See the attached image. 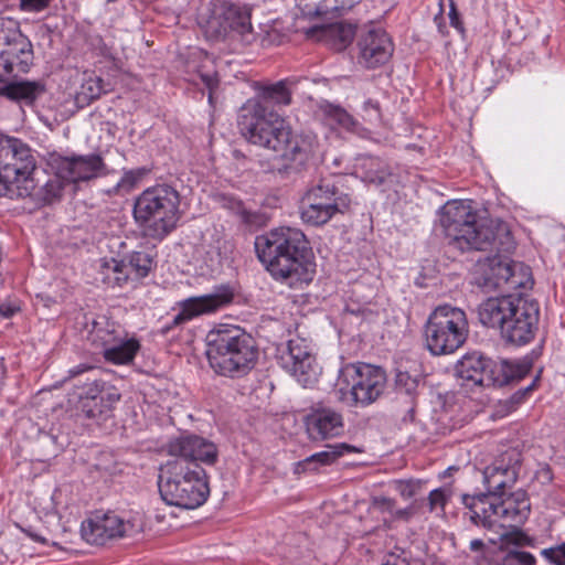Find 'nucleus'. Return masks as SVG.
<instances>
[{
  "label": "nucleus",
  "mask_w": 565,
  "mask_h": 565,
  "mask_svg": "<svg viewBox=\"0 0 565 565\" xmlns=\"http://www.w3.org/2000/svg\"><path fill=\"white\" fill-rule=\"evenodd\" d=\"M535 556L525 551L510 550L502 557L499 565H535Z\"/></svg>",
  "instance_id": "obj_44"
},
{
  "label": "nucleus",
  "mask_w": 565,
  "mask_h": 565,
  "mask_svg": "<svg viewBox=\"0 0 565 565\" xmlns=\"http://www.w3.org/2000/svg\"><path fill=\"white\" fill-rule=\"evenodd\" d=\"M125 329L115 320L105 315H99L92 319L88 339L96 347H100L103 351L114 344L115 340L125 335Z\"/></svg>",
  "instance_id": "obj_32"
},
{
  "label": "nucleus",
  "mask_w": 565,
  "mask_h": 565,
  "mask_svg": "<svg viewBox=\"0 0 565 565\" xmlns=\"http://www.w3.org/2000/svg\"><path fill=\"white\" fill-rule=\"evenodd\" d=\"M102 281L108 287H124L130 279L128 266L124 259L104 258L100 260Z\"/></svg>",
  "instance_id": "obj_34"
},
{
  "label": "nucleus",
  "mask_w": 565,
  "mask_h": 565,
  "mask_svg": "<svg viewBox=\"0 0 565 565\" xmlns=\"http://www.w3.org/2000/svg\"><path fill=\"white\" fill-rule=\"evenodd\" d=\"M324 114L330 124H335L345 129H351L354 126L352 116L340 106L328 105Z\"/></svg>",
  "instance_id": "obj_42"
},
{
  "label": "nucleus",
  "mask_w": 565,
  "mask_h": 565,
  "mask_svg": "<svg viewBox=\"0 0 565 565\" xmlns=\"http://www.w3.org/2000/svg\"><path fill=\"white\" fill-rule=\"evenodd\" d=\"M158 488L167 504L186 510L201 507L210 495L206 471L201 465L185 460H169L162 465Z\"/></svg>",
  "instance_id": "obj_7"
},
{
  "label": "nucleus",
  "mask_w": 565,
  "mask_h": 565,
  "mask_svg": "<svg viewBox=\"0 0 565 565\" xmlns=\"http://www.w3.org/2000/svg\"><path fill=\"white\" fill-rule=\"evenodd\" d=\"M290 82L281 79L259 88L257 98L248 100L241 109L238 128L254 145L276 153L282 161L279 171L300 172L318 150L317 137L294 134L291 127L271 107L291 104Z\"/></svg>",
  "instance_id": "obj_1"
},
{
  "label": "nucleus",
  "mask_w": 565,
  "mask_h": 565,
  "mask_svg": "<svg viewBox=\"0 0 565 565\" xmlns=\"http://www.w3.org/2000/svg\"><path fill=\"white\" fill-rule=\"evenodd\" d=\"M361 452V449L347 443L328 445L327 449L316 452L295 465V473L317 471L321 466H330L345 454Z\"/></svg>",
  "instance_id": "obj_28"
},
{
  "label": "nucleus",
  "mask_w": 565,
  "mask_h": 565,
  "mask_svg": "<svg viewBox=\"0 0 565 565\" xmlns=\"http://www.w3.org/2000/svg\"><path fill=\"white\" fill-rule=\"evenodd\" d=\"M416 513V505L412 503L407 508L404 509H395L393 516L396 520L408 521Z\"/></svg>",
  "instance_id": "obj_59"
},
{
  "label": "nucleus",
  "mask_w": 565,
  "mask_h": 565,
  "mask_svg": "<svg viewBox=\"0 0 565 565\" xmlns=\"http://www.w3.org/2000/svg\"><path fill=\"white\" fill-rule=\"evenodd\" d=\"M166 450L169 456L175 457L174 460H185L193 465L213 466L218 458L216 445L194 434L181 435L170 439Z\"/></svg>",
  "instance_id": "obj_14"
},
{
  "label": "nucleus",
  "mask_w": 565,
  "mask_h": 565,
  "mask_svg": "<svg viewBox=\"0 0 565 565\" xmlns=\"http://www.w3.org/2000/svg\"><path fill=\"white\" fill-rule=\"evenodd\" d=\"M541 554L554 565H565V542L550 548H544Z\"/></svg>",
  "instance_id": "obj_50"
},
{
  "label": "nucleus",
  "mask_w": 565,
  "mask_h": 565,
  "mask_svg": "<svg viewBox=\"0 0 565 565\" xmlns=\"http://www.w3.org/2000/svg\"><path fill=\"white\" fill-rule=\"evenodd\" d=\"M87 43L97 55L108 60H115L116 52L113 45L106 43L102 35L89 34L87 38Z\"/></svg>",
  "instance_id": "obj_45"
},
{
  "label": "nucleus",
  "mask_w": 565,
  "mask_h": 565,
  "mask_svg": "<svg viewBox=\"0 0 565 565\" xmlns=\"http://www.w3.org/2000/svg\"><path fill=\"white\" fill-rule=\"evenodd\" d=\"M451 497V492L447 488H437L429 492L427 498L429 512L443 514L445 507Z\"/></svg>",
  "instance_id": "obj_43"
},
{
  "label": "nucleus",
  "mask_w": 565,
  "mask_h": 565,
  "mask_svg": "<svg viewBox=\"0 0 565 565\" xmlns=\"http://www.w3.org/2000/svg\"><path fill=\"white\" fill-rule=\"evenodd\" d=\"M511 532H507L502 534V540L508 545L515 546H534V539L525 534L524 532L518 530L516 527H511Z\"/></svg>",
  "instance_id": "obj_49"
},
{
  "label": "nucleus",
  "mask_w": 565,
  "mask_h": 565,
  "mask_svg": "<svg viewBox=\"0 0 565 565\" xmlns=\"http://www.w3.org/2000/svg\"><path fill=\"white\" fill-rule=\"evenodd\" d=\"M146 174L147 169L145 168L124 171L121 179L117 183V188L125 191H130L142 180Z\"/></svg>",
  "instance_id": "obj_46"
},
{
  "label": "nucleus",
  "mask_w": 565,
  "mask_h": 565,
  "mask_svg": "<svg viewBox=\"0 0 565 565\" xmlns=\"http://www.w3.org/2000/svg\"><path fill=\"white\" fill-rule=\"evenodd\" d=\"M487 495L462 494L461 502L469 510L470 521L478 526L491 529L495 525L518 527L530 514V501L523 490L505 494L493 502Z\"/></svg>",
  "instance_id": "obj_9"
},
{
  "label": "nucleus",
  "mask_w": 565,
  "mask_h": 565,
  "mask_svg": "<svg viewBox=\"0 0 565 565\" xmlns=\"http://www.w3.org/2000/svg\"><path fill=\"white\" fill-rule=\"evenodd\" d=\"M118 399L119 395L107 393L106 397L83 399V402H79V409L86 418L100 424L111 416L113 404Z\"/></svg>",
  "instance_id": "obj_35"
},
{
  "label": "nucleus",
  "mask_w": 565,
  "mask_h": 565,
  "mask_svg": "<svg viewBox=\"0 0 565 565\" xmlns=\"http://www.w3.org/2000/svg\"><path fill=\"white\" fill-rule=\"evenodd\" d=\"M234 294L227 286L218 287L214 292L200 297H190L180 301L179 313H177L171 323L166 327L167 330L179 327L201 315L212 313L220 308L232 302Z\"/></svg>",
  "instance_id": "obj_15"
},
{
  "label": "nucleus",
  "mask_w": 565,
  "mask_h": 565,
  "mask_svg": "<svg viewBox=\"0 0 565 565\" xmlns=\"http://www.w3.org/2000/svg\"><path fill=\"white\" fill-rule=\"evenodd\" d=\"M468 334L466 312L450 305L435 308L424 326L425 345L433 355L454 353L465 344Z\"/></svg>",
  "instance_id": "obj_10"
},
{
  "label": "nucleus",
  "mask_w": 565,
  "mask_h": 565,
  "mask_svg": "<svg viewBox=\"0 0 565 565\" xmlns=\"http://www.w3.org/2000/svg\"><path fill=\"white\" fill-rule=\"evenodd\" d=\"M49 166L67 182L87 181L96 178L105 167L99 154L64 157L50 154Z\"/></svg>",
  "instance_id": "obj_16"
},
{
  "label": "nucleus",
  "mask_w": 565,
  "mask_h": 565,
  "mask_svg": "<svg viewBox=\"0 0 565 565\" xmlns=\"http://www.w3.org/2000/svg\"><path fill=\"white\" fill-rule=\"evenodd\" d=\"M214 256L211 257L212 262H216L217 264L221 263L222 255L218 247H215V250H213Z\"/></svg>",
  "instance_id": "obj_62"
},
{
  "label": "nucleus",
  "mask_w": 565,
  "mask_h": 565,
  "mask_svg": "<svg viewBox=\"0 0 565 565\" xmlns=\"http://www.w3.org/2000/svg\"><path fill=\"white\" fill-rule=\"evenodd\" d=\"M206 344L211 367L223 376H244L258 359L255 339L237 326L221 324L211 330L206 335Z\"/></svg>",
  "instance_id": "obj_5"
},
{
  "label": "nucleus",
  "mask_w": 565,
  "mask_h": 565,
  "mask_svg": "<svg viewBox=\"0 0 565 565\" xmlns=\"http://www.w3.org/2000/svg\"><path fill=\"white\" fill-rule=\"evenodd\" d=\"M255 250L275 279L290 286L311 281V247L300 230L279 227L259 235L255 238Z\"/></svg>",
  "instance_id": "obj_3"
},
{
  "label": "nucleus",
  "mask_w": 565,
  "mask_h": 565,
  "mask_svg": "<svg viewBox=\"0 0 565 565\" xmlns=\"http://www.w3.org/2000/svg\"><path fill=\"white\" fill-rule=\"evenodd\" d=\"M38 443H39V445H42V446L52 445L53 446V449L51 450L52 455H55L56 452H58L63 447L62 444H58L57 436L53 435L52 433H44V431L40 433L39 437H38Z\"/></svg>",
  "instance_id": "obj_54"
},
{
  "label": "nucleus",
  "mask_w": 565,
  "mask_h": 565,
  "mask_svg": "<svg viewBox=\"0 0 565 565\" xmlns=\"http://www.w3.org/2000/svg\"><path fill=\"white\" fill-rule=\"evenodd\" d=\"M52 0H20V8L25 12H40L46 9Z\"/></svg>",
  "instance_id": "obj_53"
},
{
  "label": "nucleus",
  "mask_w": 565,
  "mask_h": 565,
  "mask_svg": "<svg viewBox=\"0 0 565 565\" xmlns=\"http://www.w3.org/2000/svg\"><path fill=\"white\" fill-rule=\"evenodd\" d=\"M365 168L364 179L375 185H384L394 182V173L388 163L376 157H369L363 163Z\"/></svg>",
  "instance_id": "obj_36"
},
{
  "label": "nucleus",
  "mask_w": 565,
  "mask_h": 565,
  "mask_svg": "<svg viewBox=\"0 0 565 565\" xmlns=\"http://www.w3.org/2000/svg\"><path fill=\"white\" fill-rule=\"evenodd\" d=\"M277 360L278 364L303 387L312 385L318 380L316 359L303 339L289 340L279 350Z\"/></svg>",
  "instance_id": "obj_13"
},
{
  "label": "nucleus",
  "mask_w": 565,
  "mask_h": 565,
  "mask_svg": "<svg viewBox=\"0 0 565 565\" xmlns=\"http://www.w3.org/2000/svg\"><path fill=\"white\" fill-rule=\"evenodd\" d=\"M343 177L330 175L321 178L318 183L312 185L305 194V201H321L322 203H335L338 198L345 200V211L351 204V199L343 191Z\"/></svg>",
  "instance_id": "obj_27"
},
{
  "label": "nucleus",
  "mask_w": 565,
  "mask_h": 565,
  "mask_svg": "<svg viewBox=\"0 0 565 565\" xmlns=\"http://www.w3.org/2000/svg\"><path fill=\"white\" fill-rule=\"evenodd\" d=\"M140 350V343L136 338L127 339V333L114 341V344H109L104 351L103 355L107 362L113 364H129L134 361L138 351Z\"/></svg>",
  "instance_id": "obj_33"
},
{
  "label": "nucleus",
  "mask_w": 565,
  "mask_h": 565,
  "mask_svg": "<svg viewBox=\"0 0 565 565\" xmlns=\"http://www.w3.org/2000/svg\"><path fill=\"white\" fill-rule=\"evenodd\" d=\"M200 77H201V81L203 82V84L210 90L209 100L212 102L213 90L218 85L217 75L215 72H207V73H201Z\"/></svg>",
  "instance_id": "obj_57"
},
{
  "label": "nucleus",
  "mask_w": 565,
  "mask_h": 565,
  "mask_svg": "<svg viewBox=\"0 0 565 565\" xmlns=\"http://www.w3.org/2000/svg\"><path fill=\"white\" fill-rule=\"evenodd\" d=\"M445 235L461 250L495 249L511 253L515 243L508 223L502 220L479 221L471 203L462 200L447 202L440 212Z\"/></svg>",
  "instance_id": "obj_2"
},
{
  "label": "nucleus",
  "mask_w": 565,
  "mask_h": 565,
  "mask_svg": "<svg viewBox=\"0 0 565 565\" xmlns=\"http://www.w3.org/2000/svg\"><path fill=\"white\" fill-rule=\"evenodd\" d=\"M448 15H449V20H450L451 26H454L460 33H463L465 32V28H463V24H462V22L460 20V14H459V12L457 10L456 3L452 0H450Z\"/></svg>",
  "instance_id": "obj_58"
},
{
  "label": "nucleus",
  "mask_w": 565,
  "mask_h": 565,
  "mask_svg": "<svg viewBox=\"0 0 565 565\" xmlns=\"http://www.w3.org/2000/svg\"><path fill=\"white\" fill-rule=\"evenodd\" d=\"M308 436L313 441H322L340 436L344 430L342 413L323 403H315L306 416Z\"/></svg>",
  "instance_id": "obj_18"
},
{
  "label": "nucleus",
  "mask_w": 565,
  "mask_h": 565,
  "mask_svg": "<svg viewBox=\"0 0 565 565\" xmlns=\"http://www.w3.org/2000/svg\"><path fill=\"white\" fill-rule=\"evenodd\" d=\"M396 387L411 395L418 386L417 379L413 377L407 372H398L395 379Z\"/></svg>",
  "instance_id": "obj_51"
},
{
  "label": "nucleus",
  "mask_w": 565,
  "mask_h": 565,
  "mask_svg": "<svg viewBox=\"0 0 565 565\" xmlns=\"http://www.w3.org/2000/svg\"><path fill=\"white\" fill-rule=\"evenodd\" d=\"M36 158L21 139L0 134V196L30 198L36 189Z\"/></svg>",
  "instance_id": "obj_8"
},
{
  "label": "nucleus",
  "mask_w": 565,
  "mask_h": 565,
  "mask_svg": "<svg viewBox=\"0 0 565 565\" xmlns=\"http://www.w3.org/2000/svg\"><path fill=\"white\" fill-rule=\"evenodd\" d=\"M131 527L129 522H125L114 512H95L88 520L82 523V536L95 545H104L108 541L119 539L128 533Z\"/></svg>",
  "instance_id": "obj_17"
},
{
  "label": "nucleus",
  "mask_w": 565,
  "mask_h": 565,
  "mask_svg": "<svg viewBox=\"0 0 565 565\" xmlns=\"http://www.w3.org/2000/svg\"><path fill=\"white\" fill-rule=\"evenodd\" d=\"M64 181L62 177L55 173V175L49 179L38 191L34 190L31 196H34V200L43 205L60 201L65 185Z\"/></svg>",
  "instance_id": "obj_38"
},
{
  "label": "nucleus",
  "mask_w": 565,
  "mask_h": 565,
  "mask_svg": "<svg viewBox=\"0 0 565 565\" xmlns=\"http://www.w3.org/2000/svg\"><path fill=\"white\" fill-rule=\"evenodd\" d=\"M484 544L481 540L476 539L470 542V550L471 551H481L483 548Z\"/></svg>",
  "instance_id": "obj_61"
},
{
  "label": "nucleus",
  "mask_w": 565,
  "mask_h": 565,
  "mask_svg": "<svg viewBox=\"0 0 565 565\" xmlns=\"http://www.w3.org/2000/svg\"><path fill=\"white\" fill-rule=\"evenodd\" d=\"M373 507L374 509L381 511V512H388L393 515L396 502L394 499L387 498V497H375L373 499Z\"/></svg>",
  "instance_id": "obj_55"
},
{
  "label": "nucleus",
  "mask_w": 565,
  "mask_h": 565,
  "mask_svg": "<svg viewBox=\"0 0 565 565\" xmlns=\"http://www.w3.org/2000/svg\"><path fill=\"white\" fill-rule=\"evenodd\" d=\"M531 366L527 361L501 360L495 362L489 359L484 375L489 381H484L483 387L509 385L523 379L530 372Z\"/></svg>",
  "instance_id": "obj_23"
},
{
  "label": "nucleus",
  "mask_w": 565,
  "mask_h": 565,
  "mask_svg": "<svg viewBox=\"0 0 565 565\" xmlns=\"http://www.w3.org/2000/svg\"><path fill=\"white\" fill-rule=\"evenodd\" d=\"M97 371V369L90 364L82 363L78 364L68 371V379H77L82 375L86 376H94V373Z\"/></svg>",
  "instance_id": "obj_56"
},
{
  "label": "nucleus",
  "mask_w": 565,
  "mask_h": 565,
  "mask_svg": "<svg viewBox=\"0 0 565 565\" xmlns=\"http://www.w3.org/2000/svg\"><path fill=\"white\" fill-rule=\"evenodd\" d=\"M340 379L350 386L351 401L354 405L367 406L383 393L386 384L385 372L371 364H347L341 370Z\"/></svg>",
  "instance_id": "obj_12"
},
{
  "label": "nucleus",
  "mask_w": 565,
  "mask_h": 565,
  "mask_svg": "<svg viewBox=\"0 0 565 565\" xmlns=\"http://www.w3.org/2000/svg\"><path fill=\"white\" fill-rule=\"evenodd\" d=\"M180 193L162 183L143 190L135 200L132 216L145 237L163 241L182 217Z\"/></svg>",
  "instance_id": "obj_6"
},
{
  "label": "nucleus",
  "mask_w": 565,
  "mask_h": 565,
  "mask_svg": "<svg viewBox=\"0 0 565 565\" xmlns=\"http://www.w3.org/2000/svg\"><path fill=\"white\" fill-rule=\"evenodd\" d=\"M307 39L324 41L334 51L345 50L354 39L355 26L350 23L338 22L328 25H313L305 30Z\"/></svg>",
  "instance_id": "obj_25"
},
{
  "label": "nucleus",
  "mask_w": 565,
  "mask_h": 565,
  "mask_svg": "<svg viewBox=\"0 0 565 565\" xmlns=\"http://www.w3.org/2000/svg\"><path fill=\"white\" fill-rule=\"evenodd\" d=\"M107 92L104 81L98 76H88L85 78L75 95L77 106H88Z\"/></svg>",
  "instance_id": "obj_37"
},
{
  "label": "nucleus",
  "mask_w": 565,
  "mask_h": 565,
  "mask_svg": "<svg viewBox=\"0 0 565 565\" xmlns=\"http://www.w3.org/2000/svg\"><path fill=\"white\" fill-rule=\"evenodd\" d=\"M382 565H406L405 561H398L397 558L394 559V562L387 561Z\"/></svg>",
  "instance_id": "obj_63"
},
{
  "label": "nucleus",
  "mask_w": 565,
  "mask_h": 565,
  "mask_svg": "<svg viewBox=\"0 0 565 565\" xmlns=\"http://www.w3.org/2000/svg\"><path fill=\"white\" fill-rule=\"evenodd\" d=\"M19 310H20V308L18 306H15V305L2 303L0 306V318L9 319L12 316H14Z\"/></svg>",
  "instance_id": "obj_60"
},
{
  "label": "nucleus",
  "mask_w": 565,
  "mask_h": 565,
  "mask_svg": "<svg viewBox=\"0 0 565 565\" xmlns=\"http://www.w3.org/2000/svg\"><path fill=\"white\" fill-rule=\"evenodd\" d=\"M478 319L498 330L502 341L514 347L530 343L539 329L540 305L521 295L490 297L478 306Z\"/></svg>",
  "instance_id": "obj_4"
},
{
  "label": "nucleus",
  "mask_w": 565,
  "mask_h": 565,
  "mask_svg": "<svg viewBox=\"0 0 565 565\" xmlns=\"http://www.w3.org/2000/svg\"><path fill=\"white\" fill-rule=\"evenodd\" d=\"M488 358L480 352L465 354L455 365V375L462 380V385L481 386L489 381L486 375Z\"/></svg>",
  "instance_id": "obj_26"
},
{
  "label": "nucleus",
  "mask_w": 565,
  "mask_h": 565,
  "mask_svg": "<svg viewBox=\"0 0 565 565\" xmlns=\"http://www.w3.org/2000/svg\"><path fill=\"white\" fill-rule=\"evenodd\" d=\"M358 60L366 68L384 65L393 55L394 45L388 34L381 29H372L361 34L358 40Z\"/></svg>",
  "instance_id": "obj_19"
},
{
  "label": "nucleus",
  "mask_w": 565,
  "mask_h": 565,
  "mask_svg": "<svg viewBox=\"0 0 565 565\" xmlns=\"http://www.w3.org/2000/svg\"><path fill=\"white\" fill-rule=\"evenodd\" d=\"M29 535H30L33 540H35V541H41V542H43V541H44L43 539H41V537H40L39 535H36V534L29 533Z\"/></svg>",
  "instance_id": "obj_64"
},
{
  "label": "nucleus",
  "mask_w": 565,
  "mask_h": 565,
  "mask_svg": "<svg viewBox=\"0 0 565 565\" xmlns=\"http://www.w3.org/2000/svg\"><path fill=\"white\" fill-rule=\"evenodd\" d=\"M537 382H539V376L533 379L529 385L521 387L520 390L514 392L511 396V401L514 404H521L522 402H524L526 399V397L536 388Z\"/></svg>",
  "instance_id": "obj_52"
},
{
  "label": "nucleus",
  "mask_w": 565,
  "mask_h": 565,
  "mask_svg": "<svg viewBox=\"0 0 565 565\" xmlns=\"http://www.w3.org/2000/svg\"><path fill=\"white\" fill-rule=\"evenodd\" d=\"M26 38L20 30V24L12 18L0 17V46L8 47Z\"/></svg>",
  "instance_id": "obj_40"
},
{
  "label": "nucleus",
  "mask_w": 565,
  "mask_h": 565,
  "mask_svg": "<svg viewBox=\"0 0 565 565\" xmlns=\"http://www.w3.org/2000/svg\"><path fill=\"white\" fill-rule=\"evenodd\" d=\"M228 10L233 17L226 14V21L230 28H226V39L241 41L243 44H250L255 40L250 22V8L237 3L228 2Z\"/></svg>",
  "instance_id": "obj_29"
},
{
  "label": "nucleus",
  "mask_w": 565,
  "mask_h": 565,
  "mask_svg": "<svg viewBox=\"0 0 565 565\" xmlns=\"http://www.w3.org/2000/svg\"><path fill=\"white\" fill-rule=\"evenodd\" d=\"M46 92L45 83L42 81H15L4 77L0 72V97L11 102L33 106Z\"/></svg>",
  "instance_id": "obj_21"
},
{
  "label": "nucleus",
  "mask_w": 565,
  "mask_h": 565,
  "mask_svg": "<svg viewBox=\"0 0 565 565\" xmlns=\"http://www.w3.org/2000/svg\"><path fill=\"white\" fill-rule=\"evenodd\" d=\"M518 478L514 467L504 466L503 463H493L483 470V484L487 492L477 495H487L488 502L504 497L505 491L511 489Z\"/></svg>",
  "instance_id": "obj_24"
},
{
  "label": "nucleus",
  "mask_w": 565,
  "mask_h": 565,
  "mask_svg": "<svg viewBox=\"0 0 565 565\" xmlns=\"http://www.w3.org/2000/svg\"><path fill=\"white\" fill-rule=\"evenodd\" d=\"M424 484L423 480H399L395 488L402 498L411 499L422 492Z\"/></svg>",
  "instance_id": "obj_48"
},
{
  "label": "nucleus",
  "mask_w": 565,
  "mask_h": 565,
  "mask_svg": "<svg viewBox=\"0 0 565 565\" xmlns=\"http://www.w3.org/2000/svg\"><path fill=\"white\" fill-rule=\"evenodd\" d=\"M362 117L370 125H379L382 121L380 103L371 98L366 99L362 106Z\"/></svg>",
  "instance_id": "obj_47"
},
{
  "label": "nucleus",
  "mask_w": 565,
  "mask_h": 565,
  "mask_svg": "<svg viewBox=\"0 0 565 565\" xmlns=\"http://www.w3.org/2000/svg\"><path fill=\"white\" fill-rule=\"evenodd\" d=\"M34 54L31 41L26 38L0 52V72L4 77H17L28 73L33 64Z\"/></svg>",
  "instance_id": "obj_20"
},
{
  "label": "nucleus",
  "mask_w": 565,
  "mask_h": 565,
  "mask_svg": "<svg viewBox=\"0 0 565 565\" xmlns=\"http://www.w3.org/2000/svg\"><path fill=\"white\" fill-rule=\"evenodd\" d=\"M335 203L305 201L302 199L301 220L309 225L320 226L329 222L337 213L345 212V200L338 198Z\"/></svg>",
  "instance_id": "obj_31"
},
{
  "label": "nucleus",
  "mask_w": 565,
  "mask_h": 565,
  "mask_svg": "<svg viewBox=\"0 0 565 565\" xmlns=\"http://www.w3.org/2000/svg\"><path fill=\"white\" fill-rule=\"evenodd\" d=\"M127 260L128 271L137 280L147 277L153 266V258L146 252H132L128 255Z\"/></svg>",
  "instance_id": "obj_39"
},
{
  "label": "nucleus",
  "mask_w": 565,
  "mask_h": 565,
  "mask_svg": "<svg viewBox=\"0 0 565 565\" xmlns=\"http://www.w3.org/2000/svg\"><path fill=\"white\" fill-rule=\"evenodd\" d=\"M362 0H296V6L302 18L313 19L352 9Z\"/></svg>",
  "instance_id": "obj_30"
},
{
  "label": "nucleus",
  "mask_w": 565,
  "mask_h": 565,
  "mask_svg": "<svg viewBox=\"0 0 565 565\" xmlns=\"http://www.w3.org/2000/svg\"><path fill=\"white\" fill-rule=\"evenodd\" d=\"M471 275L472 282L486 292L503 287L519 289L532 285L529 267L499 255L479 259Z\"/></svg>",
  "instance_id": "obj_11"
},
{
  "label": "nucleus",
  "mask_w": 565,
  "mask_h": 565,
  "mask_svg": "<svg viewBox=\"0 0 565 565\" xmlns=\"http://www.w3.org/2000/svg\"><path fill=\"white\" fill-rule=\"evenodd\" d=\"M104 382L95 376H86L82 385L76 384L78 392L79 402L83 399H93L106 397L107 393H104Z\"/></svg>",
  "instance_id": "obj_41"
},
{
  "label": "nucleus",
  "mask_w": 565,
  "mask_h": 565,
  "mask_svg": "<svg viewBox=\"0 0 565 565\" xmlns=\"http://www.w3.org/2000/svg\"><path fill=\"white\" fill-rule=\"evenodd\" d=\"M226 14L233 17L228 10V1L213 0L199 13L198 23L210 40L226 39Z\"/></svg>",
  "instance_id": "obj_22"
}]
</instances>
